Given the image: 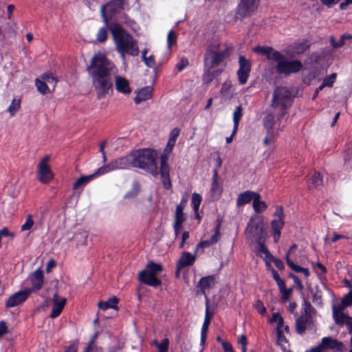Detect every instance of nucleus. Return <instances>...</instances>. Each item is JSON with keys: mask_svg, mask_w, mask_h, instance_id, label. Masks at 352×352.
Here are the masks:
<instances>
[{"mask_svg": "<svg viewBox=\"0 0 352 352\" xmlns=\"http://www.w3.org/2000/svg\"><path fill=\"white\" fill-rule=\"evenodd\" d=\"M89 69H92L93 85L98 98L105 97L112 87L110 74L116 70L115 65L105 55L98 53L93 57Z\"/></svg>", "mask_w": 352, "mask_h": 352, "instance_id": "f257e3e1", "label": "nucleus"}, {"mask_svg": "<svg viewBox=\"0 0 352 352\" xmlns=\"http://www.w3.org/2000/svg\"><path fill=\"white\" fill-rule=\"evenodd\" d=\"M112 33L116 47L122 59H124L125 54L133 56H138L139 48L136 41L118 23H113L109 26Z\"/></svg>", "mask_w": 352, "mask_h": 352, "instance_id": "f03ea898", "label": "nucleus"}, {"mask_svg": "<svg viewBox=\"0 0 352 352\" xmlns=\"http://www.w3.org/2000/svg\"><path fill=\"white\" fill-rule=\"evenodd\" d=\"M132 166L146 170L153 175L158 174L156 159L157 151L151 149H143L131 153Z\"/></svg>", "mask_w": 352, "mask_h": 352, "instance_id": "7ed1b4c3", "label": "nucleus"}, {"mask_svg": "<svg viewBox=\"0 0 352 352\" xmlns=\"http://www.w3.org/2000/svg\"><path fill=\"white\" fill-rule=\"evenodd\" d=\"M228 56V48L218 42H214L205 54V65L209 69L218 65Z\"/></svg>", "mask_w": 352, "mask_h": 352, "instance_id": "20e7f679", "label": "nucleus"}, {"mask_svg": "<svg viewBox=\"0 0 352 352\" xmlns=\"http://www.w3.org/2000/svg\"><path fill=\"white\" fill-rule=\"evenodd\" d=\"M292 104V94L286 87H277L274 90L271 107L280 111V116H284Z\"/></svg>", "mask_w": 352, "mask_h": 352, "instance_id": "39448f33", "label": "nucleus"}, {"mask_svg": "<svg viewBox=\"0 0 352 352\" xmlns=\"http://www.w3.org/2000/svg\"><path fill=\"white\" fill-rule=\"evenodd\" d=\"M163 270L162 265L149 261L144 270L140 272L139 280L147 285L156 287L161 285V280L157 278V275Z\"/></svg>", "mask_w": 352, "mask_h": 352, "instance_id": "423d86ee", "label": "nucleus"}, {"mask_svg": "<svg viewBox=\"0 0 352 352\" xmlns=\"http://www.w3.org/2000/svg\"><path fill=\"white\" fill-rule=\"evenodd\" d=\"M278 57L274 59L277 72L283 74H289L299 72L302 64L298 60H289L283 54L278 52Z\"/></svg>", "mask_w": 352, "mask_h": 352, "instance_id": "0eeeda50", "label": "nucleus"}, {"mask_svg": "<svg viewBox=\"0 0 352 352\" xmlns=\"http://www.w3.org/2000/svg\"><path fill=\"white\" fill-rule=\"evenodd\" d=\"M131 154L118 158L110 162L109 164L103 165L98 168V173L100 175L116 170L126 169L132 166Z\"/></svg>", "mask_w": 352, "mask_h": 352, "instance_id": "6e6552de", "label": "nucleus"}, {"mask_svg": "<svg viewBox=\"0 0 352 352\" xmlns=\"http://www.w3.org/2000/svg\"><path fill=\"white\" fill-rule=\"evenodd\" d=\"M126 5L125 0H112L108 2L107 4L102 6L100 8V13L103 21L106 25L108 24V19L106 15V12L113 14L120 12L124 9V6Z\"/></svg>", "mask_w": 352, "mask_h": 352, "instance_id": "1a4fd4ad", "label": "nucleus"}, {"mask_svg": "<svg viewBox=\"0 0 352 352\" xmlns=\"http://www.w3.org/2000/svg\"><path fill=\"white\" fill-rule=\"evenodd\" d=\"M262 219L257 215L252 216L250 219L245 232L246 235L250 239H260L263 232L261 226Z\"/></svg>", "mask_w": 352, "mask_h": 352, "instance_id": "9d476101", "label": "nucleus"}, {"mask_svg": "<svg viewBox=\"0 0 352 352\" xmlns=\"http://www.w3.org/2000/svg\"><path fill=\"white\" fill-rule=\"evenodd\" d=\"M314 352L318 351L335 350L337 351H343L344 349L342 342L332 338L331 337L323 338L320 342L316 346L312 347Z\"/></svg>", "mask_w": 352, "mask_h": 352, "instance_id": "9b49d317", "label": "nucleus"}, {"mask_svg": "<svg viewBox=\"0 0 352 352\" xmlns=\"http://www.w3.org/2000/svg\"><path fill=\"white\" fill-rule=\"evenodd\" d=\"M274 219L271 221V228L273 232L274 241L277 243L279 241L281 230L284 226V212L282 208H277L274 213Z\"/></svg>", "mask_w": 352, "mask_h": 352, "instance_id": "f8f14e48", "label": "nucleus"}, {"mask_svg": "<svg viewBox=\"0 0 352 352\" xmlns=\"http://www.w3.org/2000/svg\"><path fill=\"white\" fill-rule=\"evenodd\" d=\"M50 160V156L47 155L41 160L38 165L37 178L43 184L48 183L53 178V173L50 166L47 165Z\"/></svg>", "mask_w": 352, "mask_h": 352, "instance_id": "ddd939ff", "label": "nucleus"}, {"mask_svg": "<svg viewBox=\"0 0 352 352\" xmlns=\"http://www.w3.org/2000/svg\"><path fill=\"white\" fill-rule=\"evenodd\" d=\"M239 68L237 71V77L239 82L241 85L247 82L251 71V63L243 56L239 58Z\"/></svg>", "mask_w": 352, "mask_h": 352, "instance_id": "4468645a", "label": "nucleus"}, {"mask_svg": "<svg viewBox=\"0 0 352 352\" xmlns=\"http://www.w3.org/2000/svg\"><path fill=\"white\" fill-rule=\"evenodd\" d=\"M259 5V0H241L236 9V15L245 17L254 12Z\"/></svg>", "mask_w": 352, "mask_h": 352, "instance_id": "2eb2a0df", "label": "nucleus"}, {"mask_svg": "<svg viewBox=\"0 0 352 352\" xmlns=\"http://www.w3.org/2000/svg\"><path fill=\"white\" fill-rule=\"evenodd\" d=\"M32 293V289H24L16 292L8 298L6 302V307H14L25 302Z\"/></svg>", "mask_w": 352, "mask_h": 352, "instance_id": "dca6fc26", "label": "nucleus"}, {"mask_svg": "<svg viewBox=\"0 0 352 352\" xmlns=\"http://www.w3.org/2000/svg\"><path fill=\"white\" fill-rule=\"evenodd\" d=\"M305 311V314L298 318L296 322V331L300 334L304 333L307 329L314 309L310 304L306 302Z\"/></svg>", "mask_w": 352, "mask_h": 352, "instance_id": "f3484780", "label": "nucleus"}, {"mask_svg": "<svg viewBox=\"0 0 352 352\" xmlns=\"http://www.w3.org/2000/svg\"><path fill=\"white\" fill-rule=\"evenodd\" d=\"M280 115L278 117L277 120L275 119L272 113H268L264 118V127L267 131H276L278 133L283 128V125L280 124Z\"/></svg>", "mask_w": 352, "mask_h": 352, "instance_id": "a211bd4d", "label": "nucleus"}, {"mask_svg": "<svg viewBox=\"0 0 352 352\" xmlns=\"http://www.w3.org/2000/svg\"><path fill=\"white\" fill-rule=\"evenodd\" d=\"M67 300L65 298L59 296L55 294L53 296V307L50 314V318H55L58 317L63 310Z\"/></svg>", "mask_w": 352, "mask_h": 352, "instance_id": "6ab92c4d", "label": "nucleus"}, {"mask_svg": "<svg viewBox=\"0 0 352 352\" xmlns=\"http://www.w3.org/2000/svg\"><path fill=\"white\" fill-rule=\"evenodd\" d=\"M160 174L164 188L166 189L170 188L171 187V183L169 178V167L167 164L166 156H161Z\"/></svg>", "mask_w": 352, "mask_h": 352, "instance_id": "aec40b11", "label": "nucleus"}, {"mask_svg": "<svg viewBox=\"0 0 352 352\" xmlns=\"http://www.w3.org/2000/svg\"><path fill=\"white\" fill-rule=\"evenodd\" d=\"M32 287V292L40 290L43 285V272L39 268L35 270L29 276Z\"/></svg>", "mask_w": 352, "mask_h": 352, "instance_id": "412c9836", "label": "nucleus"}, {"mask_svg": "<svg viewBox=\"0 0 352 352\" xmlns=\"http://www.w3.org/2000/svg\"><path fill=\"white\" fill-rule=\"evenodd\" d=\"M114 82L116 89L119 93L129 94L131 92L129 82L126 78L120 76H116Z\"/></svg>", "mask_w": 352, "mask_h": 352, "instance_id": "4be33fe9", "label": "nucleus"}, {"mask_svg": "<svg viewBox=\"0 0 352 352\" xmlns=\"http://www.w3.org/2000/svg\"><path fill=\"white\" fill-rule=\"evenodd\" d=\"M197 252L192 254L188 252H184L178 261L177 270L180 271L182 268L192 265L196 260Z\"/></svg>", "mask_w": 352, "mask_h": 352, "instance_id": "5701e85b", "label": "nucleus"}, {"mask_svg": "<svg viewBox=\"0 0 352 352\" xmlns=\"http://www.w3.org/2000/svg\"><path fill=\"white\" fill-rule=\"evenodd\" d=\"M252 51L255 53L265 55L269 60L273 61L276 57H278L279 52L269 46H256L252 48Z\"/></svg>", "mask_w": 352, "mask_h": 352, "instance_id": "b1692460", "label": "nucleus"}, {"mask_svg": "<svg viewBox=\"0 0 352 352\" xmlns=\"http://www.w3.org/2000/svg\"><path fill=\"white\" fill-rule=\"evenodd\" d=\"M352 305V289L341 300V304L333 306V314L343 313V310Z\"/></svg>", "mask_w": 352, "mask_h": 352, "instance_id": "393cba45", "label": "nucleus"}, {"mask_svg": "<svg viewBox=\"0 0 352 352\" xmlns=\"http://www.w3.org/2000/svg\"><path fill=\"white\" fill-rule=\"evenodd\" d=\"M153 89L151 86L145 87L137 92L134 101L136 104L147 100L152 98Z\"/></svg>", "mask_w": 352, "mask_h": 352, "instance_id": "a878e982", "label": "nucleus"}, {"mask_svg": "<svg viewBox=\"0 0 352 352\" xmlns=\"http://www.w3.org/2000/svg\"><path fill=\"white\" fill-rule=\"evenodd\" d=\"M257 194V192L250 190H246L240 193L237 197L236 206L240 207L250 203L252 200L254 201Z\"/></svg>", "mask_w": 352, "mask_h": 352, "instance_id": "bb28decb", "label": "nucleus"}, {"mask_svg": "<svg viewBox=\"0 0 352 352\" xmlns=\"http://www.w3.org/2000/svg\"><path fill=\"white\" fill-rule=\"evenodd\" d=\"M336 324L347 327L349 333H352V318L346 316L344 313L333 314Z\"/></svg>", "mask_w": 352, "mask_h": 352, "instance_id": "cd10ccee", "label": "nucleus"}, {"mask_svg": "<svg viewBox=\"0 0 352 352\" xmlns=\"http://www.w3.org/2000/svg\"><path fill=\"white\" fill-rule=\"evenodd\" d=\"M271 323L276 324V331L277 334L283 333V329H285L286 331H289L288 326H284L283 318L280 316L278 313H274L272 318H270Z\"/></svg>", "mask_w": 352, "mask_h": 352, "instance_id": "c85d7f7f", "label": "nucleus"}, {"mask_svg": "<svg viewBox=\"0 0 352 352\" xmlns=\"http://www.w3.org/2000/svg\"><path fill=\"white\" fill-rule=\"evenodd\" d=\"M100 174L98 173V169L91 175L87 176H82L78 178L75 183L74 184V189L77 190L80 187L85 186L92 179L96 178L98 176H100Z\"/></svg>", "mask_w": 352, "mask_h": 352, "instance_id": "c756f323", "label": "nucleus"}, {"mask_svg": "<svg viewBox=\"0 0 352 352\" xmlns=\"http://www.w3.org/2000/svg\"><path fill=\"white\" fill-rule=\"evenodd\" d=\"M214 276H208L201 278L199 282L200 292L205 295L206 290L212 287L214 285Z\"/></svg>", "mask_w": 352, "mask_h": 352, "instance_id": "7c9ffc66", "label": "nucleus"}, {"mask_svg": "<svg viewBox=\"0 0 352 352\" xmlns=\"http://www.w3.org/2000/svg\"><path fill=\"white\" fill-rule=\"evenodd\" d=\"M118 298L116 296L109 298L107 301H100L98 302V307L102 310L108 309H113L118 310L117 304L118 302Z\"/></svg>", "mask_w": 352, "mask_h": 352, "instance_id": "2f4dec72", "label": "nucleus"}, {"mask_svg": "<svg viewBox=\"0 0 352 352\" xmlns=\"http://www.w3.org/2000/svg\"><path fill=\"white\" fill-rule=\"evenodd\" d=\"M222 192V188L221 184L217 181V173L215 171L212 178L211 193L215 198H219Z\"/></svg>", "mask_w": 352, "mask_h": 352, "instance_id": "473e14b6", "label": "nucleus"}, {"mask_svg": "<svg viewBox=\"0 0 352 352\" xmlns=\"http://www.w3.org/2000/svg\"><path fill=\"white\" fill-rule=\"evenodd\" d=\"M220 239V237L218 236V234H212L210 239H206L201 241L197 245L196 252H197L199 249L206 248L212 246V245L216 244Z\"/></svg>", "mask_w": 352, "mask_h": 352, "instance_id": "72a5a7b5", "label": "nucleus"}, {"mask_svg": "<svg viewBox=\"0 0 352 352\" xmlns=\"http://www.w3.org/2000/svg\"><path fill=\"white\" fill-rule=\"evenodd\" d=\"M185 221V217L183 213V207L182 205H178L175 210V218H174V224L177 228L179 226L182 227V224Z\"/></svg>", "mask_w": 352, "mask_h": 352, "instance_id": "f704fd0d", "label": "nucleus"}, {"mask_svg": "<svg viewBox=\"0 0 352 352\" xmlns=\"http://www.w3.org/2000/svg\"><path fill=\"white\" fill-rule=\"evenodd\" d=\"M202 198L201 196L196 192L192 193V198H191V205L192 206V208L195 212L196 218H197L199 220L201 219V217L199 216L198 213V210L201 202Z\"/></svg>", "mask_w": 352, "mask_h": 352, "instance_id": "c9c22d12", "label": "nucleus"}, {"mask_svg": "<svg viewBox=\"0 0 352 352\" xmlns=\"http://www.w3.org/2000/svg\"><path fill=\"white\" fill-rule=\"evenodd\" d=\"M260 198H261V196L258 193L256 195L255 199L253 201V208H254V211L257 213L263 212L267 208L266 203L263 201H261L260 199Z\"/></svg>", "mask_w": 352, "mask_h": 352, "instance_id": "e433bc0d", "label": "nucleus"}, {"mask_svg": "<svg viewBox=\"0 0 352 352\" xmlns=\"http://www.w3.org/2000/svg\"><path fill=\"white\" fill-rule=\"evenodd\" d=\"M35 85L37 90L42 94H47L51 92L49 85L45 81L41 79H36Z\"/></svg>", "mask_w": 352, "mask_h": 352, "instance_id": "4c0bfd02", "label": "nucleus"}, {"mask_svg": "<svg viewBox=\"0 0 352 352\" xmlns=\"http://www.w3.org/2000/svg\"><path fill=\"white\" fill-rule=\"evenodd\" d=\"M309 42L304 40L294 43V50L296 54H301L305 52L309 47Z\"/></svg>", "mask_w": 352, "mask_h": 352, "instance_id": "58836bf2", "label": "nucleus"}, {"mask_svg": "<svg viewBox=\"0 0 352 352\" xmlns=\"http://www.w3.org/2000/svg\"><path fill=\"white\" fill-rule=\"evenodd\" d=\"M98 336L96 333L89 341L88 346L86 347L84 352H103L102 348L94 344L95 340Z\"/></svg>", "mask_w": 352, "mask_h": 352, "instance_id": "ea45409f", "label": "nucleus"}, {"mask_svg": "<svg viewBox=\"0 0 352 352\" xmlns=\"http://www.w3.org/2000/svg\"><path fill=\"white\" fill-rule=\"evenodd\" d=\"M242 110L243 109L241 105H239L236 107L235 110L233 112V122L234 127L235 128V129H238L239 127V121L243 115Z\"/></svg>", "mask_w": 352, "mask_h": 352, "instance_id": "a19ab883", "label": "nucleus"}, {"mask_svg": "<svg viewBox=\"0 0 352 352\" xmlns=\"http://www.w3.org/2000/svg\"><path fill=\"white\" fill-rule=\"evenodd\" d=\"M41 78L45 81L49 86L51 85L53 89H54L57 82V79L52 74H44L41 76Z\"/></svg>", "mask_w": 352, "mask_h": 352, "instance_id": "79ce46f5", "label": "nucleus"}, {"mask_svg": "<svg viewBox=\"0 0 352 352\" xmlns=\"http://www.w3.org/2000/svg\"><path fill=\"white\" fill-rule=\"evenodd\" d=\"M34 224V221L32 214H28L25 223L21 226V231L25 232L27 230H30L32 228Z\"/></svg>", "mask_w": 352, "mask_h": 352, "instance_id": "37998d69", "label": "nucleus"}, {"mask_svg": "<svg viewBox=\"0 0 352 352\" xmlns=\"http://www.w3.org/2000/svg\"><path fill=\"white\" fill-rule=\"evenodd\" d=\"M177 39V35L175 31L170 30L167 35V47L168 49H170L176 43Z\"/></svg>", "mask_w": 352, "mask_h": 352, "instance_id": "c03bdc74", "label": "nucleus"}, {"mask_svg": "<svg viewBox=\"0 0 352 352\" xmlns=\"http://www.w3.org/2000/svg\"><path fill=\"white\" fill-rule=\"evenodd\" d=\"M108 24L105 27L101 28L97 33V41L100 43L104 42L108 36L107 32Z\"/></svg>", "mask_w": 352, "mask_h": 352, "instance_id": "a18cd8bd", "label": "nucleus"}, {"mask_svg": "<svg viewBox=\"0 0 352 352\" xmlns=\"http://www.w3.org/2000/svg\"><path fill=\"white\" fill-rule=\"evenodd\" d=\"M258 252L259 254H263L266 258H273V256L270 254L267 248L261 242V239H258Z\"/></svg>", "mask_w": 352, "mask_h": 352, "instance_id": "49530a36", "label": "nucleus"}, {"mask_svg": "<svg viewBox=\"0 0 352 352\" xmlns=\"http://www.w3.org/2000/svg\"><path fill=\"white\" fill-rule=\"evenodd\" d=\"M20 108V100L14 99L11 104H10L8 111L10 113V116H12L15 114V113Z\"/></svg>", "mask_w": 352, "mask_h": 352, "instance_id": "de8ad7c7", "label": "nucleus"}, {"mask_svg": "<svg viewBox=\"0 0 352 352\" xmlns=\"http://www.w3.org/2000/svg\"><path fill=\"white\" fill-rule=\"evenodd\" d=\"M277 344L280 346L283 351L288 352L289 351L287 350L288 344L285 337L282 336V333L277 334Z\"/></svg>", "mask_w": 352, "mask_h": 352, "instance_id": "09e8293b", "label": "nucleus"}, {"mask_svg": "<svg viewBox=\"0 0 352 352\" xmlns=\"http://www.w3.org/2000/svg\"><path fill=\"white\" fill-rule=\"evenodd\" d=\"M322 184V179L319 173L315 172L311 176V184L313 187H317Z\"/></svg>", "mask_w": 352, "mask_h": 352, "instance_id": "8fccbe9b", "label": "nucleus"}, {"mask_svg": "<svg viewBox=\"0 0 352 352\" xmlns=\"http://www.w3.org/2000/svg\"><path fill=\"white\" fill-rule=\"evenodd\" d=\"M169 346L168 339H164L161 343H156V347L158 349V352H168Z\"/></svg>", "mask_w": 352, "mask_h": 352, "instance_id": "3c124183", "label": "nucleus"}, {"mask_svg": "<svg viewBox=\"0 0 352 352\" xmlns=\"http://www.w3.org/2000/svg\"><path fill=\"white\" fill-rule=\"evenodd\" d=\"M278 133L276 131H267V135L263 140V143L266 145L269 144L274 140Z\"/></svg>", "mask_w": 352, "mask_h": 352, "instance_id": "603ef678", "label": "nucleus"}, {"mask_svg": "<svg viewBox=\"0 0 352 352\" xmlns=\"http://www.w3.org/2000/svg\"><path fill=\"white\" fill-rule=\"evenodd\" d=\"M286 262L287 265L292 269L296 272H301L302 271L303 267H300L296 265L291 259L289 258L288 255L286 256Z\"/></svg>", "mask_w": 352, "mask_h": 352, "instance_id": "864d4df0", "label": "nucleus"}, {"mask_svg": "<svg viewBox=\"0 0 352 352\" xmlns=\"http://www.w3.org/2000/svg\"><path fill=\"white\" fill-rule=\"evenodd\" d=\"M336 78V74H332L323 80V86L331 87Z\"/></svg>", "mask_w": 352, "mask_h": 352, "instance_id": "5fc2aeb1", "label": "nucleus"}, {"mask_svg": "<svg viewBox=\"0 0 352 352\" xmlns=\"http://www.w3.org/2000/svg\"><path fill=\"white\" fill-rule=\"evenodd\" d=\"M189 65V62H188V58H185V57H182L179 63L177 64V69H178L179 72H181L182 71L183 69H184L186 67H188Z\"/></svg>", "mask_w": 352, "mask_h": 352, "instance_id": "6e6d98bb", "label": "nucleus"}, {"mask_svg": "<svg viewBox=\"0 0 352 352\" xmlns=\"http://www.w3.org/2000/svg\"><path fill=\"white\" fill-rule=\"evenodd\" d=\"M254 307L260 314H265L266 309L261 300H257L254 305Z\"/></svg>", "mask_w": 352, "mask_h": 352, "instance_id": "4d7b16f0", "label": "nucleus"}, {"mask_svg": "<svg viewBox=\"0 0 352 352\" xmlns=\"http://www.w3.org/2000/svg\"><path fill=\"white\" fill-rule=\"evenodd\" d=\"M179 132H180V131L179 129H177V128L173 129L170 133L168 141L175 144L177 138H178V136L179 135Z\"/></svg>", "mask_w": 352, "mask_h": 352, "instance_id": "13d9d810", "label": "nucleus"}, {"mask_svg": "<svg viewBox=\"0 0 352 352\" xmlns=\"http://www.w3.org/2000/svg\"><path fill=\"white\" fill-rule=\"evenodd\" d=\"M143 61L144 62L145 65L148 67L153 68L155 65V58L153 55L144 58V59H143Z\"/></svg>", "mask_w": 352, "mask_h": 352, "instance_id": "bf43d9fd", "label": "nucleus"}, {"mask_svg": "<svg viewBox=\"0 0 352 352\" xmlns=\"http://www.w3.org/2000/svg\"><path fill=\"white\" fill-rule=\"evenodd\" d=\"M175 144V143L168 141V143L164 148V153L162 156H166L168 157V155L172 152Z\"/></svg>", "mask_w": 352, "mask_h": 352, "instance_id": "052dcab7", "label": "nucleus"}, {"mask_svg": "<svg viewBox=\"0 0 352 352\" xmlns=\"http://www.w3.org/2000/svg\"><path fill=\"white\" fill-rule=\"evenodd\" d=\"M211 317H212V316L209 313V305H208V302H206V313H205V318H204V321L203 324L209 326L210 322Z\"/></svg>", "mask_w": 352, "mask_h": 352, "instance_id": "680f3d73", "label": "nucleus"}, {"mask_svg": "<svg viewBox=\"0 0 352 352\" xmlns=\"http://www.w3.org/2000/svg\"><path fill=\"white\" fill-rule=\"evenodd\" d=\"M222 222V218L221 217H218L216 221V226L214 230V234H218V236L221 238L220 234V228Z\"/></svg>", "mask_w": 352, "mask_h": 352, "instance_id": "e2e57ef3", "label": "nucleus"}, {"mask_svg": "<svg viewBox=\"0 0 352 352\" xmlns=\"http://www.w3.org/2000/svg\"><path fill=\"white\" fill-rule=\"evenodd\" d=\"M3 236H11L14 237V234L9 232L7 228H3L0 230V238L2 239Z\"/></svg>", "mask_w": 352, "mask_h": 352, "instance_id": "0e129e2a", "label": "nucleus"}, {"mask_svg": "<svg viewBox=\"0 0 352 352\" xmlns=\"http://www.w3.org/2000/svg\"><path fill=\"white\" fill-rule=\"evenodd\" d=\"M208 329V325L203 324L201 327V342H204L206 340Z\"/></svg>", "mask_w": 352, "mask_h": 352, "instance_id": "69168bd1", "label": "nucleus"}, {"mask_svg": "<svg viewBox=\"0 0 352 352\" xmlns=\"http://www.w3.org/2000/svg\"><path fill=\"white\" fill-rule=\"evenodd\" d=\"M224 352H234L232 345L226 342H222Z\"/></svg>", "mask_w": 352, "mask_h": 352, "instance_id": "338daca9", "label": "nucleus"}, {"mask_svg": "<svg viewBox=\"0 0 352 352\" xmlns=\"http://www.w3.org/2000/svg\"><path fill=\"white\" fill-rule=\"evenodd\" d=\"M280 292L281 293L282 299L284 300H287L291 294L290 289H284L283 290H280Z\"/></svg>", "mask_w": 352, "mask_h": 352, "instance_id": "774afa93", "label": "nucleus"}]
</instances>
